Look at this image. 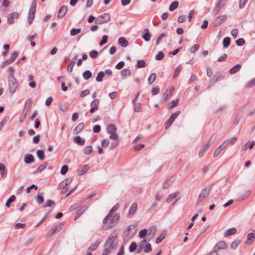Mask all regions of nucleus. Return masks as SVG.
Listing matches in <instances>:
<instances>
[{
    "instance_id": "423d86ee",
    "label": "nucleus",
    "mask_w": 255,
    "mask_h": 255,
    "mask_svg": "<svg viewBox=\"0 0 255 255\" xmlns=\"http://www.w3.org/2000/svg\"><path fill=\"white\" fill-rule=\"evenodd\" d=\"M110 20V16L108 13H104L99 16L96 19L95 22L97 24H101L105 23Z\"/></svg>"
},
{
    "instance_id": "c9c22d12",
    "label": "nucleus",
    "mask_w": 255,
    "mask_h": 255,
    "mask_svg": "<svg viewBox=\"0 0 255 255\" xmlns=\"http://www.w3.org/2000/svg\"><path fill=\"white\" fill-rule=\"evenodd\" d=\"M178 194L177 193H174L172 194H170L166 199V202L168 203H170L172 202V201L176 198Z\"/></svg>"
},
{
    "instance_id": "de8ad7c7",
    "label": "nucleus",
    "mask_w": 255,
    "mask_h": 255,
    "mask_svg": "<svg viewBox=\"0 0 255 255\" xmlns=\"http://www.w3.org/2000/svg\"><path fill=\"white\" fill-rule=\"evenodd\" d=\"M90 56L91 58H96L98 57L99 53L97 50H93L89 53Z\"/></svg>"
},
{
    "instance_id": "20e7f679",
    "label": "nucleus",
    "mask_w": 255,
    "mask_h": 255,
    "mask_svg": "<svg viewBox=\"0 0 255 255\" xmlns=\"http://www.w3.org/2000/svg\"><path fill=\"white\" fill-rule=\"evenodd\" d=\"M212 186H208L203 189L201 193L200 194L197 203L199 204L203 201V200L207 197L209 194L210 191L212 189Z\"/></svg>"
},
{
    "instance_id": "f8f14e48",
    "label": "nucleus",
    "mask_w": 255,
    "mask_h": 255,
    "mask_svg": "<svg viewBox=\"0 0 255 255\" xmlns=\"http://www.w3.org/2000/svg\"><path fill=\"white\" fill-rule=\"evenodd\" d=\"M68 8L66 5L62 6L58 11L57 17L59 18H63L67 12Z\"/></svg>"
},
{
    "instance_id": "aec40b11",
    "label": "nucleus",
    "mask_w": 255,
    "mask_h": 255,
    "mask_svg": "<svg viewBox=\"0 0 255 255\" xmlns=\"http://www.w3.org/2000/svg\"><path fill=\"white\" fill-rule=\"evenodd\" d=\"M84 127L83 123L79 124L74 129L73 132L74 134H78L80 132Z\"/></svg>"
},
{
    "instance_id": "f3484780",
    "label": "nucleus",
    "mask_w": 255,
    "mask_h": 255,
    "mask_svg": "<svg viewBox=\"0 0 255 255\" xmlns=\"http://www.w3.org/2000/svg\"><path fill=\"white\" fill-rule=\"evenodd\" d=\"M137 204L136 203H133L129 209L128 215V216L133 215L137 210Z\"/></svg>"
},
{
    "instance_id": "9d476101",
    "label": "nucleus",
    "mask_w": 255,
    "mask_h": 255,
    "mask_svg": "<svg viewBox=\"0 0 255 255\" xmlns=\"http://www.w3.org/2000/svg\"><path fill=\"white\" fill-rule=\"evenodd\" d=\"M226 15H222L216 17L214 21V24L217 26L222 24L226 19Z\"/></svg>"
},
{
    "instance_id": "7c9ffc66",
    "label": "nucleus",
    "mask_w": 255,
    "mask_h": 255,
    "mask_svg": "<svg viewBox=\"0 0 255 255\" xmlns=\"http://www.w3.org/2000/svg\"><path fill=\"white\" fill-rule=\"evenodd\" d=\"M227 0H220L217 3L215 6L217 7V8L221 9L222 8L226 5Z\"/></svg>"
},
{
    "instance_id": "e2e57ef3",
    "label": "nucleus",
    "mask_w": 255,
    "mask_h": 255,
    "mask_svg": "<svg viewBox=\"0 0 255 255\" xmlns=\"http://www.w3.org/2000/svg\"><path fill=\"white\" fill-rule=\"evenodd\" d=\"M145 66V62L142 60H138L137 61V67L138 68H142Z\"/></svg>"
},
{
    "instance_id": "39448f33",
    "label": "nucleus",
    "mask_w": 255,
    "mask_h": 255,
    "mask_svg": "<svg viewBox=\"0 0 255 255\" xmlns=\"http://www.w3.org/2000/svg\"><path fill=\"white\" fill-rule=\"evenodd\" d=\"M120 218V215L119 213H117L115 215H112V216L108 220L107 222L105 224H107L108 226L110 228H113Z\"/></svg>"
},
{
    "instance_id": "680f3d73",
    "label": "nucleus",
    "mask_w": 255,
    "mask_h": 255,
    "mask_svg": "<svg viewBox=\"0 0 255 255\" xmlns=\"http://www.w3.org/2000/svg\"><path fill=\"white\" fill-rule=\"evenodd\" d=\"M152 251L151 245L149 243H147L144 249V251L145 253H149Z\"/></svg>"
},
{
    "instance_id": "774afa93",
    "label": "nucleus",
    "mask_w": 255,
    "mask_h": 255,
    "mask_svg": "<svg viewBox=\"0 0 255 255\" xmlns=\"http://www.w3.org/2000/svg\"><path fill=\"white\" fill-rule=\"evenodd\" d=\"M164 57V54L162 52L160 51L156 55L155 58L157 60H160Z\"/></svg>"
},
{
    "instance_id": "4d7b16f0",
    "label": "nucleus",
    "mask_w": 255,
    "mask_h": 255,
    "mask_svg": "<svg viewBox=\"0 0 255 255\" xmlns=\"http://www.w3.org/2000/svg\"><path fill=\"white\" fill-rule=\"evenodd\" d=\"M108 37L106 35H104L102 37V39L101 40V41L99 43V45L100 46H102L104 44L106 43L107 42Z\"/></svg>"
},
{
    "instance_id": "3c124183",
    "label": "nucleus",
    "mask_w": 255,
    "mask_h": 255,
    "mask_svg": "<svg viewBox=\"0 0 255 255\" xmlns=\"http://www.w3.org/2000/svg\"><path fill=\"white\" fill-rule=\"evenodd\" d=\"M55 206V203L53 201L51 200H48L45 205L43 206L44 207H54Z\"/></svg>"
},
{
    "instance_id": "8fccbe9b",
    "label": "nucleus",
    "mask_w": 255,
    "mask_h": 255,
    "mask_svg": "<svg viewBox=\"0 0 255 255\" xmlns=\"http://www.w3.org/2000/svg\"><path fill=\"white\" fill-rule=\"evenodd\" d=\"M240 241H239V240L235 241L232 243V244L231 245V248L233 250H235L237 248V247L240 245Z\"/></svg>"
},
{
    "instance_id": "412c9836",
    "label": "nucleus",
    "mask_w": 255,
    "mask_h": 255,
    "mask_svg": "<svg viewBox=\"0 0 255 255\" xmlns=\"http://www.w3.org/2000/svg\"><path fill=\"white\" fill-rule=\"evenodd\" d=\"M88 208V206H84L83 207L79 209L76 214V216L75 217V220L78 219L80 216H81L83 213Z\"/></svg>"
},
{
    "instance_id": "09e8293b",
    "label": "nucleus",
    "mask_w": 255,
    "mask_h": 255,
    "mask_svg": "<svg viewBox=\"0 0 255 255\" xmlns=\"http://www.w3.org/2000/svg\"><path fill=\"white\" fill-rule=\"evenodd\" d=\"M92 146L88 145L86 146L84 149V152L86 154H90L92 152Z\"/></svg>"
},
{
    "instance_id": "cd10ccee",
    "label": "nucleus",
    "mask_w": 255,
    "mask_h": 255,
    "mask_svg": "<svg viewBox=\"0 0 255 255\" xmlns=\"http://www.w3.org/2000/svg\"><path fill=\"white\" fill-rule=\"evenodd\" d=\"M47 166V163L46 162H43L42 164L39 165L37 169L34 171V173H37L38 172L42 171Z\"/></svg>"
},
{
    "instance_id": "0eeeda50",
    "label": "nucleus",
    "mask_w": 255,
    "mask_h": 255,
    "mask_svg": "<svg viewBox=\"0 0 255 255\" xmlns=\"http://www.w3.org/2000/svg\"><path fill=\"white\" fill-rule=\"evenodd\" d=\"M120 207V205L119 203L116 204L110 210L109 214L106 216V217L104 219L103 223L104 224H105L108 220L112 216L114 212H116Z\"/></svg>"
},
{
    "instance_id": "bf43d9fd",
    "label": "nucleus",
    "mask_w": 255,
    "mask_h": 255,
    "mask_svg": "<svg viewBox=\"0 0 255 255\" xmlns=\"http://www.w3.org/2000/svg\"><path fill=\"white\" fill-rule=\"evenodd\" d=\"M109 136L110 139L113 140H118L119 138V135L116 132L111 133Z\"/></svg>"
},
{
    "instance_id": "a211bd4d",
    "label": "nucleus",
    "mask_w": 255,
    "mask_h": 255,
    "mask_svg": "<svg viewBox=\"0 0 255 255\" xmlns=\"http://www.w3.org/2000/svg\"><path fill=\"white\" fill-rule=\"evenodd\" d=\"M118 42L123 47H126L128 45V41L124 37H120L118 39Z\"/></svg>"
},
{
    "instance_id": "5fc2aeb1",
    "label": "nucleus",
    "mask_w": 255,
    "mask_h": 255,
    "mask_svg": "<svg viewBox=\"0 0 255 255\" xmlns=\"http://www.w3.org/2000/svg\"><path fill=\"white\" fill-rule=\"evenodd\" d=\"M147 233V230L146 229H143L140 231L139 232L138 236L140 238H144Z\"/></svg>"
},
{
    "instance_id": "a878e982",
    "label": "nucleus",
    "mask_w": 255,
    "mask_h": 255,
    "mask_svg": "<svg viewBox=\"0 0 255 255\" xmlns=\"http://www.w3.org/2000/svg\"><path fill=\"white\" fill-rule=\"evenodd\" d=\"M156 228L155 226L150 227L147 230L148 232V236H150L151 238L153 237L156 232Z\"/></svg>"
},
{
    "instance_id": "5701e85b",
    "label": "nucleus",
    "mask_w": 255,
    "mask_h": 255,
    "mask_svg": "<svg viewBox=\"0 0 255 255\" xmlns=\"http://www.w3.org/2000/svg\"><path fill=\"white\" fill-rule=\"evenodd\" d=\"M209 148V145H204L199 151L198 155L200 157H202L204 155L205 152Z\"/></svg>"
},
{
    "instance_id": "2eb2a0df",
    "label": "nucleus",
    "mask_w": 255,
    "mask_h": 255,
    "mask_svg": "<svg viewBox=\"0 0 255 255\" xmlns=\"http://www.w3.org/2000/svg\"><path fill=\"white\" fill-rule=\"evenodd\" d=\"M142 37L146 41H148L150 39V34L148 28H145L142 34Z\"/></svg>"
},
{
    "instance_id": "ea45409f",
    "label": "nucleus",
    "mask_w": 255,
    "mask_h": 255,
    "mask_svg": "<svg viewBox=\"0 0 255 255\" xmlns=\"http://www.w3.org/2000/svg\"><path fill=\"white\" fill-rule=\"evenodd\" d=\"M37 155L40 160H43L44 159V153L43 150H38L37 151Z\"/></svg>"
},
{
    "instance_id": "37998d69",
    "label": "nucleus",
    "mask_w": 255,
    "mask_h": 255,
    "mask_svg": "<svg viewBox=\"0 0 255 255\" xmlns=\"http://www.w3.org/2000/svg\"><path fill=\"white\" fill-rule=\"evenodd\" d=\"M72 179L71 178H67L61 183L60 186H63V187H65V186L70 184V183L72 182Z\"/></svg>"
},
{
    "instance_id": "f704fd0d",
    "label": "nucleus",
    "mask_w": 255,
    "mask_h": 255,
    "mask_svg": "<svg viewBox=\"0 0 255 255\" xmlns=\"http://www.w3.org/2000/svg\"><path fill=\"white\" fill-rule=\"evenodd\" d=\"M137 249V245L136 243L134 242H132L131 243L129 247V251L130 253H133Z\"/></svg>"
},
{
    "instance_id": "f257e3e1",
    "label": "nucleus",
    "mask_w": 255,
    "mask_h": 255,
    "mask_svg": "<svg viewBox=\"0 0 255 255\" xmlns=\"http://www.w3.org/2000/svg\"><path fill=\"white\" fill-rule=\"evenodd\" d=\"M117 235L115 233H112L107 239L105 247V249L102 255H108L111 251L116 250L118 247V242L116 241Z\"/></svg>"
},
{
    "instance_id": "58836bf2",
    "label": "nucleus",
    "mask_w": 255,
    "mask_h": 255,
    "mask_svg": "<svg viewBox=\"0 0 255 255\" xmlns=\"http://www.w3.org/2000/svg\"><path fill=\"white\" fill-rule=\"evenodd\" d=\"M92 76V73L89 70H87L85 71L83 74V77L84 79L88 80Z\"/></svg>"
},
{
    "instance_id": "4468645a",
    "label": "nucleus",
    "mask_w": 255,
    "mask_h": 255,
    "mask_svg": "<svg viewBox=\"0 0 255 255\" xmlns=\"http://www.w3.org/2000/svg\"><path fill=\"white\" fill-rule=\"evenodd\" d=\"M227 247V245L224 241H220L215 246L214 249L218 252L219 250L225 249Z\"/></svg>"
},
{
    "instance_id": "4be33fe9",
    "label": "nucleus",
    "mask_w": 255,
    "mask_h": 255,
    "mask_svg": "<svg viewBox=\"0 0 255 255\" xmlns=\"http://www.w3.org/2000/svg\"><path fill=\"white\" fill-rule=\"evenodd\" d=\"M117 128L113 124L109 125L107 127V132L109 133L116 132Z\"/></svg>"
},
{
    "instance_id": "393cba45",
    "label": "nucleus",
    "mask_w": 255,
    "mask_h": 255,
    "mask_svg": "<svg viewBox=\"0 0 255 255\" xmlns=\"http://www.w3.org/2000/svg\"><path fill=\"white\" fill-rule=\"evenodd\" d=\"M174 180V179L172 178L166 179L163 184V188L164 189L167 188L170 185H171Z\"/></svg>"
},
{
    "instance_id": "ddd939ff",
    "label": "nucleus",
    "mask_w": 255,
    "mask_h": 255,
    "mask_svg": "<svg viewBox=\"0 0 255 255\" xmlns=\"http://www.w3.org/2000/svg\"><path fill=\"white\" fill-rule=\"evenodd\" d=\"M89 169V166L88 165H84L79 167L77 170L78 175H82L86 173Z\"/></svg>"
},
{
    "instance_id": "4c0bfd02",
    "label": "nucleus",
    "mask_w": 255,
    "mask_h": 255,
    "mask_svg": "<svg viewBox=\"0 0 255 255\" xmlns=\"http://www.w3.org/2000/svg\"><path fill=\"white\" fill-rule=\"evenodd\" d=\"M231 42V39L229 37H225L223 41V46L225 48L228 47Z\"/></svg>"
},
{
    "instance_id": "6e6552de",
    "label": "nucleus",
    "mask_w": 255,
    "mask_h": 255,
    "mask_svg": "<svg viewBox=\"0 0 255 255\" xmlns=\"http://www.w3.org/2000/svg\"><path fill=\"white\" fill-rule=\"evenodd\" d=\"M180 113V111H177L175 113H173L168 119V120L166 122L165 128H168L174 122V120Z\"/></svg>"
},
{
    "instance_id": "052dcab7",
    "label": "nucleus",
    "mask_w": 255,
    "mask_h": 255,
    "mask_svg": "<svg viewBox=\"0 0 255 255\" xmlns=\"http://www.w3.org/2000/svg\"><path fill=\"white\" fill-rule=\"evenodd\" d=\"M199 45L198 44H195L193 46L190 48V52L192 53H195L199 48Z\"/></svg>"
},
{
    "instance_id": "13d9d810",
    "label": "nucleus",
    "mask_w": 255,
    "mask_h": 255,
    "mask_svg": "<svg viewBox=\"0 0 255 255\" xmlns=\"http://www.w3.org/2000/svg\"><path fill=\"white\" fill-rule=\"evenodd\" d=\"M236 44L237 46H242L245 43V41L243 38H239L236 41Z\"/></svg>"
},
{
    "instance_id": "b1692460",
    "label": "nucleus",
    "mask_w": 255,
    "mask_h": 255,
    "mask_svg": "<svg viewBox=\"0 0 255 255\" xmlns=\"http://www.w3.org/2000/svg\"><path fill=\"white\" fill-rule=\"evenodd\" d=\"M74 141L80 145H83L85 143V140L82 139L80 136H76L74 138Z\"/></svg>"
},
{
    "instance_id": "7ed1b4c3",
    "label": "nucleus",
    "mask_w": 255,
    "mask_h": 255,
    "mask_svg": "<svg viewBox=\"0 0 255 255\" xmlns=\"http://www.w3.org/2000/svg\"><path fill=\"white\" fill-rule=\"evenodd\" d=\"M36 5L37 2L36 0H33L31 4V6L30 7L28 17H27V20L29 24H31L35 17V11H36Z\"/></svg>"
},
{
    "instance_id": "72a5a7b5",
    "label": "nucleus",
    "mask_w": 255,
    "mask_h": 255,
    "mask_svg": "<svg viewBox=\"0 0 255 255\" xmlns=\"http://www.w3.org/2000/svg\"><path fill=\"white\" fill-rule=\"evenodd\" d=\"M105 76V73L103 71H100L99 72L97 76L96 77V81L97 82H102L103 80V78Z\"/></svg>"
},
{
    "instance_id": "f03ea898",
    "label": "nucleus",
    "mask_w": 255,
    "mask_h": 255,
    "mask_svg": "<svg viewBox=\"0 0 255 255\" xmlns=\"http://www.w3.org/2000/svg\"><path fill=\"white\" fill-rule=\"evenodd\" d=\"M7 82L9 94L12 96L17 88L18 84L13 74L8 75Z\"/></svg>"
},
{
    "instance_id": "69168bd1",
    "label": "nucleus",
    "mask_w": 255,
    "mask_h": 255,
    "mask_svg": "<svg viewBox=\"0 0 255 255\" xmlns=\"http://www.w3.org/2000/svg\"><path fill=\"white\" fill-rule=\"evenodd\" d=\"M248 0H240L239 3V7L241 9L244 8L246 4H247Z\"/></svg>"
},
{
    "instance_id": "c03bdc74",
    "label": "nucleus",
    "mask_w": 255,
    "mask_h": 255,
    "mask_svg": "<svg viewBox=\"0 0 255 255\" xmlns=\"http://www.w3.org/2000/svg\"><path fill=\"white\" fill-rule=\"evenodd\" d=\"M15 200V197L14 196V195H12L11 196H10V197L7 200L6 203H5V206L7 207H10V203H11L12 202H14Z\"/></svg>"
},
{
    "instance_id": "e433bc0d",
    "label": "nucleus",
    "mask_w": 255,
    "mask_h": 255,
    "mask_svg": "<svg viewBox=\"0 0 255 255\" xmlns=\"http://www.w3.org/2000/svg\"><path fill=\"white\" fill-rule=\"evenodd\" d=\"M157 206V203L156 202L153 203L152 205L150 206L149 209L148 210V212L149 213H154L156 210V209Z\"/></svg>"
},
{
    "instance_id": "49530a36",
    "label": "nucleus",
    "mask_w": 255,
    "mask_h": 255,
    "mask_svg": "<svg viewBox=\"0 0 255 255\" xmlns=\"http://www.w3.org/2000/svg\"><path fill=\"white\" fill-rule=\"evenodd\" d=\"M181 70L182 67L180 66L177 67L173 74V78L175 79L178 76Z\"/></svg>"
},
{
    "instance_id": "0e129e2a",
    "label": "nucleus",
    "mask_w": 255,
    "mask_h": 255,
    "mask_svg": "<svg viewBox=\"0 0 255 255\" xmlns=\"http://www.w3.org/2000/svg\"><path fill=\"white\" fill-rule=\"evenodd\" d=\"M165 238V235L164 234H161L160 236L159 237H158L156 239V243L157 244H159L160 243H161L163 240Z\"/></svg>"
},
{
    "instance_id": "9b49d317",
    "label": "nucleus",
    "mask_w": 255,
    "mask_h": 255,
    "mask_svg": "<svg viewBox=\"0 0 255 255\" xmlns=\"http://www.w3.org/2000/svg\"><path fill=\"white\" fill-rule=\"evenodd\" d=\"M19 14L17 12H14L9 13L7 16V23L9 24H12L14 23V18H18Z\"/></svg>"
},
{
    "instance_id": "473e14b6",
    "label": "nucleus",
    "mask_w": 255,
    "mask_h": 255,
    "mask_svg": "<svg viewBox=\"0 0 255 255\" xmlns=\"http://www.w3.org/2000/svg\"><path fill=\"white\" fill-rule=\"evenodd\" d=\"M121 73L122 76L123 77V79H124L125 77L129 76L130 75L131 72L130 70L128 69H124L121 71Z\"/></svg>"
},
{
    "instance_id": "bb28decb",
    "label": "nucleus",
    "mask_w": 255,
    "mask_h": 255,
    "mask_svg": "<svg viewBox=\"0 0 255 255\" xmlns=\"http://www.w3.org/2000/svg\"><path fill=\"white\" fill-rule=\"evenodd\" d=\"M18 55V53L17 51H14L11 54L10 58L9 59H7L5 62L7 63H9L12 62L17 57Z\"/></svg>"
},
{
    "instance_id": "a18cd8bd",
    "label": "nucleus",
    "mask_w": 255,
    "mask_h": 255,
    "mask_svg": "<svg viewBox=\"0 0 255 255\" xmlns=\"http://www.w3.org/2000/svg\"><path fill=\"white\" fill-rule=\"evenodd\" d=\"M156 74L153 73L150 74L149 77L148 79V81L149 84H151L156 79Z\"/></svg>"
},
{
    "instance_id": "6ab92c4d",
    "label": "nucleus",
    "mask_w": 255,
    "mask_h": 255,
    "mask_svg": "<svg viewBox=\"0 0 255 255\" xmlns=\"http://www.w3.org/2000/svg\"><path fill=\"white\" fill-rule=\"evenodd\" d=\"M242 65L240 64H237L229 70L231 74H234L239 71L241 68Z\"/></svg>"
},
{
    "instance_id": "338daca9",
    "label": "nucleus",
    "mask_w": 255,
    "mask_h": 255,
    "mask_svg": "<svg viewBox=\"0 0 255 255\" xmlns=\"http://www.w3.org/2000/svg\"><path fill=\"white\" fill-rule=\"evenodd\" d=\"M141 110V104L140 103H136L134 105V111L135 112H139Z\"/></svg>"
},
{
    "instance_id": "a19ab883",
    "label": "nucleus",
    "mask_w": 255,
    "mask_h": 255,
    "mask_svg": "<svg viewBox=\"0 0 255 255\" xmlns=\"http://www.w3.org/2000/svg\"><path fill=\"white\" fill-rule=\"evenodd\" d=\"M81 31V28H72L70 31V35L74 36L79 34Z\"/></svg>"
},
{
    "instance_id": "1a4fd4ad",
    "label": "nucleus",
    "mask_w": 255,
    "mask_h": 255,
    "mask_svg": "<svg viewBox=\"0 0 255 255\" xmlns=\"http://www.w3.org/2000/svg\"><path fill=\"white\" fill-rule=\"evenodd\" d=\"M100 105V101L98 99H94L90 104L91 109L90 111L91 113H94L98 109Z\"/></svg>"
},
{
    "instance_id": "c756f323",
    "label": "nucleus",
    "mask_w": 255,
    "mask_h": 255,
    "mask_svg": "<svg viewBox=\"0 0 255 255\" xmlns=\"http://www.w3.org/2000/svg\"><path fill=\"white\" fill-rule=\"evenodd\" d=\"M100 243V241H99L98 240L96 241V242L91 244V246L88 249V251H89L90 250L91 251H93L95 250L98 248Z\"/></svg>"
},
{
    "instance_id": "c85d7f7f",
    "label": "nucleus",
    "mask_w": 255,
    "mask_h": 255,
    "mask_svg": "<svg viewBox=\"0 0 255 255\" xmlns=\"http://www.w3.org/2000/svg\"><path fill=\"white\" fill-rule=\"evenodd\" d=\"M237 232V230L235 228H230L227 230L225 233V236H228L234 235Z\"/></svg>"
},
{
    "instance_id": "79ce46f5",
    "label": "nucleus",
    "mask_w": 255,
    "mask_h": 255,
    "mask_svg": "<svg viewBox=\"0 0 255 255\" xmlns=\"http://www.w3.org/2000/svg\"><path fill=\"white\" fill-rule=\"evenodd\" d=\"M75 62L72 60L68 64L67 66V71L69 72H71L73 70V67L74 66Z\"/></svg>"
},
{
    "instance_id": "6e6d98bb",
    "label": "nucleus",
    "mask_w": 255,
    "mask_h": 255,
    "mask_svg": "<svg viewBox=\"0 0 255 255\" xmlns=\"http://www.w3.org/2000/svg\"><path fill=\"white\" fill-rule=\"evenodd\" d=\"M68 166L67 165H64L62 167L60 173L62 175H65L68 170Z\"/></svg>"
},
{
    "instance_id": "864d4df0",
    "label": "nucleus",
    "mask_w": 255,
    "mask_h": 255,
    "mask_svg": "<svg viewBox=\"0 0 255 255\" xmlns=\"http://www.w3.org/2000/svg\"><path fill=\"white\" fill-rule=\"evenodd\" d=\"M216 136L212 135L209 138V141L206 145H209V147L214 142Z\"/></svg>"
},
{
    "instance_id": "2f4dec72",
    "label": "nucleus",
    "mask_w": 255,
    "mask_h": 255,
    "mask_svg": "<svg viewBox=\"0 0 255 255\" xmlns=\"http://www.w3.org/2000/svg\"><path fill=\"white\" fill-rule=\"evenodd\" d=\"M179 3L177 1H174L172 2L169 7V9L171 11H174L175 9H176L178 6Z\"/></svg>"
},
{
    "instance_id": "dca6fc26",
    "label": "nucleus",
    "mask_w": 255,
    "mask_h": 255,
    "mask_svg": "<svg viewBox=\"0 0 255 255\" xmlns=\"http://www.w3.org/2000/svg\"><path fill=\"white\" fill-rule=\"evenodd\" d=\"M24 161L26 163L29 164L33 163L35 161V159L32 154H26L24 157Z\"/></svg>"
},
{
    "instance_id": "603ef678",
    "label": "nucleus",
    "mask_w": 255,
    "mask_h": 255,
    "mask_svg": "<svg viewBox=\"0 0 255 255\" xmlns=\"http://www.w3.org/2000/svg\"><path fill=\"white\" fill-rule=\"evenodd\" d=\"M179 100L178 99H176L175 100L172 101L168 105V108L169 109H171L174 107H175L178 104Z\"/></svg>"
}]
</instances>
